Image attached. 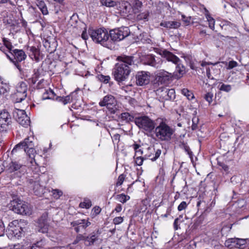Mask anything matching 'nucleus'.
<instances>
[{"mask_svg": "<svg viewBox=\"0 0 249 249\" xmlns=\"http://www.w3.org/2000/svg\"><path fill=\"white\" fill-rule=\"evenodd\" d=\"M117 63L113 70L114 79L118 82L125 81L131 72L130 66L134 64V57L122 55L117 57Z\"/></svg>", "mask_w": 249, "mask_h": 249, "instance_id": "nucleus-1", "label": "nucleus"}, {"mask_svg": "<svg viewBox=\"0 0 249 249\" xmlns=\"http://www.w3.org/2000/svg\"><path fill=\"white\" fill-rule=\"evenodd\" d=\"M153 130L156 138L158 140L164 142L170 141L174 133L173 128L163 121L156 124Z\"/></svg>", "mask_w": 249, "mask_h": 249, "instance_id": "nucleus-2", "label": "nucleus"}, {"mask_svg": "<svg viewBox=\"0 0 249 249\" xmlns=\"http://www.w3.org/2000/svg\"><path fill=\"white\" fill-rule=\"evenodd\" d=\"M155 52L169 62L177 65L176 71L179 74L178 77H181L185 72V68L180 64V59L172 53L163 48H156Z\"/></svg>", "mask_w": 249, "mask_h": 249, "instance_id": "nucleus-3", "label": "nucleus"}, {"mask_svg": "<svg viewBox=\"0 0 249 249\" xmlns=\"http://www.w3.org/2000/svg\"><path fill=\"white\" fill-rule=\"evenodd\" d=\"M45 175H39L36 174L27 179V182L31 188H32L34 194L38 196H44L48 192L49 189H47L44 185L40 184L42 179Z\"/></svg>", "mask_w": 249, "mask_h": 249, "instance_id": "nucleus-4", "label": "nucleus"}, {"mask_svg": "<svg viewBox=\"0 0 249 249\" xmlns=\"http://www.w3.org/2000/svg\"><path fill=\"white\" fill-rule=\"evenodd\" d=\"M88 33L93 41L109 48V35L106 29L99 28L96 30L89 29Z\"/></svg>", "mask_w": 249, "mask_h": 249, "instance_id": "nucleus-5", "label": "nucleus"}, {"mask_svg": "<svg viewBox=\"0 0 249 249\" xmlns=\"http://www.w3.org/2000/svg\"><path fill=\"white\" fill-rule=\"evenodd\" d=\"M130 33L129 29L127 27L114 29L109 31V48L111 47L112 43L120 41L128 36Z\"/></svg>", "mask_w": 249, "mask_h": 249, "instance_id": "nucleus-6", "label": "nucleus"}, {"mask_svg": "<svg viewBox=\"0 0 249 249\" xmlns=\"http://www.w3.org/2000/svg\"><path fill=\"white\" fill-rule=\"evenodd\" d=\"M9 208L15 213L22 215H30L31 209L27 203L20 199H13L9 204Z\"/></svg>", "mask_w": 249, "mask_h": 249, "instance_id": "nucleus-7", "label": "nucleus"}, {"mask_svg": "<svg viewBox=\"0 0 249 249\" xmlns=\"http://www.w3.org/2000/svg\"><path fill=\"white\" fill-rule=\"evenodd\" d=\"M6 169L14 178H21L26 172V166L16 161H11L7 165Z\"/></svg>", "mask_w": 249, "mask_h": 249, "instance_id": "nucleus-8", "label": "nucleus"}, {"mask_svg": "<svg viewBox=\"0 0 249 249\" xmlns=\"http://www.w3.org/2000/svg\"><path fill=\"white\" fill-rule=\"evenodd\" d=\"M34 146V145L32 141L30 140L29 138H27L25 139L23 142L17 144L13 149L11 153L12 154H14L18 150L23 149V151L26 153L30 158H32V155L34 156V154L35 152Z\"/></svg>", "mask_w": 249, "mask_h": 249, "instance_id": "nucleus-9", "label": "nucleus"}, {"mask_svg": "<svg viewBox=\"0 0 249 249\" xmlns=\"http://www.w3.org/2000/svg\"><path fill=\"white\" fill-rule=\"evenodd\" d=\"M135 123L140 128L148 132H151L155 127V123L146 116H141L135 118Z\"/></svg>", "mask_w": 249, "mask_h": 249, "instance_id": "nucleus-10", "label": "nucleus"}, {"mask_svg": "<svg viewBox=\"0 0 249 249\" xmlns=\"http://www.w3.org/2000/svg\"><path fill=\"white\" fill-rule=\"evenodd\" d=\"M23 222L15 220L10 222L8 225V230L9 234H12L16 238L19 239L24 235Z\"/></svg>", "mask_w": 249, "mask_h": 249, "instance_id": "nucleus-11", "label": "nucleus"}, {"mask_svg": "<svg viewBox=\"0 0 249 249\" xmlns=\"http://www.w3.org/2000/svg\"><path fill=\"white\" fill-rule=\"evenodd\" d=\"M101 107H106L112 114H116L118 110V106L115 97L111 95L105 96L99 102Z\"/></svg>", "mask_w": 249, "mask_h": 249, "instance_id": "nucleus-12", "label": "nucleus"}, {"mask_svg": "<svg viewBox=\"0 0 249 249\" xmlns=\"http://www.w3.org/2000/svg\"><path fill=\"white\" fill-rule=\"evenodd\" d=\"M12 123L10 113L6 109L0 112V131L6 132L10 130Z\"/></svg>", "mask_w": 249, "mask_h": 249, "instance_id": "nucleus-13", "label": "nucleus"}, {"mask_svg": "<svg viewBox=\"0 0 249 249\" xmlns=\"http://www.w3.org/2000/svg\"><path fill=\"white\" fill-rule=\"evenodd\" d=\"M6 56L18 69H20L18 63L26 58L25 52L18 49H13L9 53H6Z\"/></svg>", "mask_w": 249, "mask_h": 249, "instance_id": "nucleus-14", "label": "nucleus"}, {"mask_svg": "<svg viewBox=\"0 0 249 249\" xmlns=\"http://www.w3.org/2000/svg\"><path fill=\"white\" fill-rule=\"evenodd\" d=\"M13 116L16 121L24 127H27L30 125V118L24 110L15 108L13 110Z\"/></svg>", "mask_w": 249, "mask_h": 249, "instance_id": "nucleus-15", "label": "nucleus"}, {"mask_svg": "<svg viewBox=\"0 0 249 249\" xmlns=\"http://www.w3.org/2000/svg\"><path fill=\"white\" fill-rule=\"evenodd\" d=\"M248 240V239L231 238L226 240L225 245L230 249L236 248L240 249H244L246 248Z\"/></svg>", "mask_w": 249, "mask_h": 249, "instance_id": "nucleus-16", "label": "nucleus"}, {"mask_svg": "<svg viewBox=\"0 0 249 249\" xmlns=\"http://www.w3.org/2000/svg\"><path fill=\"white\" fill-rule=\"evenodd\" d=\"M27 85L24 82H20L17 84L16 87L17 92L15 94L17 102H21L25 99L27 96Z\"/></svg>", "mask_w": 249, "mask_h": 249, "instance_id": "nucleus-17", "label": "nucleus"}, {"mask_svg": "<svg viewBox=\"0 0 249 249\" xmlns=\"http://www.w3.org/2000/svg\"><path fill=\"white\" fill-rule=\"evenodd\" d=\"M173 77V74L164 70L158 71L155 75V80L159 84H167Z\"/></svg>", "mask_w": 249, "mask_h": 249, "instance_id": "nucleus-18", "label": "nucleus"}, {"mask_svg": "<svg viewBox=\"0 0 249 249\" xmlns=\"http://www.w3.org/2000/svg\"><path fill=\"white\" fill-rule=\"evenodd\" d=\"M91 223L88 219H78L71 223V225L74 228L77 233L85 231L86 228L90 225Z\"/></svg>", "mask_w": 249, "mask_h": 249, "instance_id": "nucleus-19", "label": "nucleus"}, {"mask_svg": "<svg viewBox=\"0 0 249 249\" xmlns=\"http://www.w3.org/2000/svg\"><path fill=\"white\" fill-rule=\"evenodd\" d=\"M162 63V60L161 58L156 57L153 54H149L146 55L144 59V63L151 66L159 68Z\"/></svg>", "mask_w": 249, "mask_h": 249, "instance_id": "nucleus-20", "label": "nucleus"}, {"mask_svg": "<svg viewBox=\"0 0 249 249\" xmlns=\"http://www.w3.org/2000/svg\"><path fill=\"white\" fill-rule=\"evenodd\" d=\"M149 74V72L144 71L138 72L136 75L137 85L142 86L148 84L150 81Z\"/></svg>", "mask_w": 249, "mask_h": 249, "instance_id": "nucleus-21", "label": "nucleus"}, {"mask_svg": "<svg viewBox=\"0 0 249 249\" xmlns=\"http://www.w3.org/2000/svg\"><path fill=\"white\" fill-rule=\"evenodd\" d=\"M48 214L47 213H44L38 219L37 225L39 228L38 231L42 233H46L48 231Z\"/></svg>", "mask_w": 249, "mask_h": 249, "instance_id": "nucleus-22", "label": "nucleus"}, {"mask_svg": "<svg viewBox=\"0 0 249 249\" xmlns=\"http://www.w3.org/2000/svg\"><path fill=\"white\" fill-rule=\"evenodd\" d=\"M28 51L30 57L32 59H34L36 61L39 60L40 51L38 49L34 46L28 47Z\"/></svg>", "mask_w": 249, "mask_h": 249, "instance_id": "nucleus-23", "label": "nucleus"}, {"mask_svg": "<svg viewBox=\"0 0 249 249\" xmlns=\"http://www.w3.org/2000/svg\"><path fill=\"white\" fill-rule=\"evenodd\" d=\"M160 26L168 29H177L180 27V23L178 21H163Z\"/></svg>", "mask_w": 249, "mask_h": 249, "instance_id": "nucleus-24", "label": "nucleus"}, {"mask_svg": "<svg viewBox=\"0 0 249 249\" xmlns=\"http://www.w3.org/2000/svg\"><path fill=\"white\" fill-rule=\"evenodd\" d=\"M121 118L123 121L126 123L135 122V118L136 117L131 115L128 112H124L121 114Z\"/></svg>", "mask_w": 249, "mask_h": 249, "instance_id": "nucleus-25", "label": "nucleus"}, {"mask_svg": "<svg viewBox=\"0 0 249 249\" xmlns=\"http://www.w3.org/2000/svg\"><path fill=\"white\" fill-rule=\"evenodd\" d=\"M56 97L53 91L50 89L46 90L45 92L43 94V99L56 100Z\"/></svg>", "mask_w": 249, "mask_h": 249, "instance_id": "nucleus-26", "label": "nucleus"}, {"mask_svg": "<svg viewBox=\"0 0 249 249\" xmlns=\"http://www.w3.org/2000/svg\"><path fill=\"white\" fill-rule=\"evenodd\" d=\"M120 7L121 9V11L125 14H127L130 12L132 5L128 2L124 1L122 2Z\"/></svg>", "mask_w": 249, "mask_h": 249, "instance_id": "nucleus-27", "label": "nucleus"}, {"mask_svg": "<svg viewBox=\"0 0 249 249\" xmlns=\"http://www.w3.org/2000/svg\"><path fill=\"white\" fill-rule=\"evenodd\" d=\"M2 41L4 45L3 47H5L6 52L9 53L13 50V46L11 42L8 39L5 37L2 38Z\"/></svg>", "mask_w": 249, "mask_h": 249, "instance_id": "nucleus-28", "label": "nucleus"}, {"mask_svg": "<svg viewBox=\"0 0 249 249\" xmlns=\"http://www.w3.org/2000/svg\"><path fill=\"white\" fill-rule=\"evenodd\" d=\"M157 94H158L160 97L162 99L165 100H168L169 98L167 97V89L165 88H162L161 89H159L157 90Z\"/></svg>", "mask_w": 249, "mask_h": 249, "instance_id": "nucleus-29", "label": "nucleus"}, {"mask_svg": "<svg viewBox=\"0 0 249 249\" xmlns=\"http://www.w3.org/2000/svg\"><path fill=\"white\" fill-rule=\"evenodd\" d=\"M98 235L93 232L89 236H86V241L89 242V245L93 244L98 239Z\"/></svg>", "mask_w": 249, "mask_h": 249, "instance_id": "nucleus-30", "label": "nucleus"}, {"mask_svg": "<svg viewBox=\"0 0 249 249\" xmlns=\"http://www.w3.org/2000/svg\"><path fill=\"white\" fill-rule=\"evenodd\" d=\"M56 100L63 103L64 105H66L68 103L72 102V99L70 95H69L65 97H56Z\"/></svg>", "mask_w": 249, "mask_h": 249, "instance_id": "nucleus-31", "label": "nucleus"}, {"mask_svg": "<svg viewBox=\"0 0 249 249\" xmlns=\"http://www.w3.org/2000/svg\"><path fill=\"white\" fill-rule=\"evenodd\" d=\"M48 192H52V196L55 199H56L59 198V197L63 195V192L62 191L59 189H53L52 188L51 189H49Z\"/></svg>", "mask_w": 249, "mask_h": 249, "instance_id": "nucleus-32", "label": "nucleus"}, {"mask_svg": "<svg viewBox=\"0 0 249 249\" xmlns=\"http://www.w3.org/2000/svg\"><path fill=\"white\" fill-rule=\"evenodd\" d=\"M9 90L8 85L3 81L0 84V97L6 93Z\"/></svg>", "mask_w": 249, "mask_h": 249, "instance_id": "nucleus-33", "label": "nucleus"}, {"mask_svg": "<svg viewBox=\"0 0 249 249\" xmlns=\"http://www.w3.org/2000/svg\"><path fill=\"white\" fill-rule=\"evenodd\" d=\"M39 77V72L38 70H34V73L31 78L29 79V82L35 84Z\"/></svg>", "mask_w": 249, "mask_h": 249, "instance_id": "nucleus-34", "label": "nucleus"}, {"mask_svg": "<svg viewBox=\"0 0 249 249\" xmlns=\"http://www.w3.org/2000/svg\"><path fill=\"white\" fill-rule=\"evenodd\" d=\"M181 93L185 96L189 100L193 99L194 98L193 93L191 91L187 89H183L181 90Z\"/></svg>", "mask_w": 249, "mask_h": 249, "instance_id": "nucleus-35", "label": "nucleus"}, {"mask_svg": "<svg viewBox=\"0 0 249 249\" xmlns=\"http://www.w3.org/2000/svg\"><path fill=\"white\" fill-rule=\"evenodd\" d=\"M91 202L88 198H85L84 201L81 202L79 204V206L82 208L89 209L91 206Z\"/></svg>", "mask_w": 249, "mask_h": 249, "instance_id": "nucleus-36", "label": "nucleus"}, {"mask_svg": "<svg viewBox=\"0 0 249 249\" xmlns=\"http://www.w3.org/2000/svg\"><path fill=\"white\" fill-rule=\"evenodd\" d=\"M116 199L120 202L124 203L126 202L127 200L130 199V197L127 195L122 194L120 195H118L116 196Z\"/></svg>", "mask_w": 249, "mask_h": 249, "instance_id": "nucleus-37", "label": "nucleus"}, {"mask_svg": "<svg viewBox=\"0 0 249 249\" xmlns=\"http://www.w3.org/2000/svg\"><path fill=\"white\" fill-rule=\"evenodd\" d=\"M100 1L102 5L107 7H114L116 5V2L112 0H100Z\"/></svg>", "mask_w": 249, "mask_h": 249, "instance_id": "nucleus-38", "label": "nucleus"}, {"mask_svg": "<svg viewBox=\"0 0 249 249\" xmlns=\"http://www.w3.org/2000/svg\"><path fill=\"white\" fill-rule=\"evenodd\" d=\"M132 146L135 151V156H141L142 155L143 151L141 149H140V145L135 143Z\"/></svg>", "mask_w": 249, "mask_h": 249, "instance_id": "nucleus-39", "label": "nucleus"}, {"mask_svg": "<svg viewBox=\"0 0 249 249\" xmlns=\"http://www.w3.org/2000/svg\"><path fill=\"white\" fill-rule=\"evenodd\" d=\"M132 8L134 10L139 11L142 6V3L139 0H133Z\"/></svg>", "mask_w": 249, "mask_h": 249, "instance_id": "nucleus-40", "label": "nucleus"}, {"mask_svg": "<svg viewBox=\"0 0 249 249\" xmlns=\"http://www.w3.org/2000/svg\"><path fill=\"white\" fill-rule=\"evenodd\" d=\"M38 6L43 15H45L48 14L47 6H46L44 2H40L39 3V4L38 5Z\"/></svg>", "mask_w": 249, "mask_h": 249, "instance_id": "nucleus-41", "label": "nucleus"}, {"mask_svg": "<svg viewBox=\"0 0 249 249\" xmlns=\"http://www.w3.org/2000/svg\"><path fill=\"white\" fill-rule=\"evenodd\" d=\"M98 79L102 82L105 84L108 83L110 79L108 75H104L102 74H99L97 76Z\"/></svg>", "mask_w": 249, "mask_h": 249, "instance_id": "nucleus-42", "label": "nucleus"}, {"mask_svg": "<svg viewBox=\"0 0 249 249\" xmlns=\"http://www.w3.org/2000/svg\"><path fill=\"white\" fill-rule=\"evenodd\" d=\"M231 89V86L230 85H227L222 83L219 87V90L227 92L230 91Z\"/></svg>", "mask_w": 249, "mask_h": 249, "instance_id": "nucleus-43", "label": "nucleus"}, {"mask_svg": "<svg viewBox=\"0 0 249 249\" xmlns=\"http://www.w3.org/2000/svg\"><path fill=\"white\" fill-rule=\"evenodd\" d=\"M167 97H168V100H173L175 98V91L174 89H167Z\"/></svg>", "mask_w": 249, "mask_h": 249, "instance_id": "nucleus-44", "label": "nucleus"}, {"mask_svg": "<svg viewBox=\"0 0 249 249\" xmlns=\"http://www.w3.org/2000/svg\"><path fill=\"white\" fill-rule=\"evenodd\" d=\"M149 15V13L148 12H147V11L144 12L140 14L138 16V18L139 19H141V20L143 19L145 20H148Z\"/></svg>", "mask_w": 249, "mask_h": 249, "instance_id": "nucleus-45", "label": "nucleus"}, {"mask_svg": "<svg viewBox=\"0 0 249 249\" xmlns=\"http://www.w3.org/2000/svg\"><path fill=\"white\" fill-rule=\"evenodd\" d=\"M161 154V150L160 149H157L155 150V153L154 155L152 157V156H150L151 158L150 160L154 161L156 160L160 156V155Z\"/></svg>", "mask_w": 249, "mask_h": 249, "instance_id": "nucleus-46", "label": "nucleus"}, {"mask_svg": "<svg viewBox=\"0 0 249 249\" xmlns=\"http://www.w3.org/2000/svg\"><path fill=\"white\" fill-rule=\"evenodd\" d=\"M24 245L22 244H15L9 245L8 249H23Z\"/></svg>", "mask_w": 249, "mask_h": 249, "instance_id": "nucleus-47", "label": "nucleus"}, {"mask_svg": "<svg viewBox=\"0 0 249 249\" xmlns=\"http://www.w3.org/2000/svg\"><path fill=\"white\" fill-rule=\"evenodd\" d=\"M198 118L195 117L192 119L193 124L191 126L193 130H196L197 128V123L198 122Z\"/></svg>", "mask_w": 249, "mask_h": 249, "instance_id": "nucleus-48", "label": "nucleus"}, {"mask_svg": "<svg viewBox=\"0 0 249 249\" xmlns=\"http://www.w3.org/2000/svg\"><path fill=\"white\" fill-rule=\"evenodd\" d=\"M207 20L209 22V26L210 28L212 29L213 30L214 29V23H215L214 19L213 18H212L211 17H209L207 18Z\"/></svg>", "mask_w": 249, "mask_h": 249, "instance_id": "nucleus-49", "label": "nucleus"}, {"mask_svg": "<svg viewBox=\"0 0 249 249\" xmlns=\"http://www.w3.org/2000/svg\"><path fill=\"white\" fill-rule=\"evenodd\" d=\"M124 221V217L121 216L115 217L113 220V223L115 225H118L122 223Z\"/></svg>", "mask_w": 249, "mask_h": 249, "instance_id": "nucleus-50", "label": "nucleus"}, {"mask_svg": "<svg viewBox=\"0 0 249 249\" xmlns=\"http://www.w3.org/2000/svg\"><path fill=\"white\" fill-rule=\"evenodd\" d=\"M218 165L221 167V169L223 170L226 173H228L229 171V166L223 162H218Z\"/></svg>", "mask_w": 249, "mask_h": 249, "instance_id": "nucleus-51", "label": "nucleus"}, {"mask_svg": "<svg viewBox=\"0 0 249 249\" xmlns=\"http://www.w3.org/2000/svg\"><path fill=\"white\" fill-rule=\"evenodd\" d=\"M124 178L125 176L124 174L120 175L118 177V180L116 183V186H118L121 185L124 180Z\"/></svg>", "mask_w": 249, "mask_h": 249, "instance_id": "nucleus-52", "label": "nucleus"}, {"mask_svg": "<svg viewBox=\"0 0 249 249\" xmlns=\"http://www.w3.org/2000/svg\"><path fill=\"white\" fill-rule=\"evenodd\" d=\"M188 204L185 201L181 202L180 204L178 206V210L179 211H181L183 210H185L187 207Z\"/></svg>", "mask_w": 249, "mask_h": 249, "instance_id": "nucleus-53", "label": "nucleus"}, {"mask_svg": "<svg viewBox=\"0 0 249 249\" xmlns=\"http://www.w3.org/2000/svg\"><path fill=\"white\" fill-rule=\"evenodd\" d=\"M213 94L212 93L208 92L205 95V100L209 102V103H211L213 101Z\"/></svg>", "mask_w": 249, "mask_h": 249, "instance_id": "nucleus-54", "label": "nucleus"}, {"mask_svg": "<svg viewBox=\"0 0 249 249\" xmlns=\"http://www.w3.org/2000/svg\"><path fill=\"white\" fill-rule=\"evenodd\" d=\"M238 66L237 62L232 60L229 62L227 69L230 70Z\"/></svg>", "mask_w": 249, "mask_h": 249, "instance_id": "nucleus-55", "label": "nucleus"}, {"mask_svg": "<svg viewBox=\"0 0 249 249\" xmlns=\"http://www.w3.org/2000/svg\"><path fill=\"white\" fill-rule=\"evenodd\" d=\"M143 158L141 156H138L136 158L135 162L137 165L141 166L142 164Z\"/></svg>", "mask_w": 249, "mask_h": 249, "instance_id": "nucleus-56", "label": "nucleus"}, {"mask_svg": "<svg viewBox=\"0 0 249 249\" xmlns=\"http://www.w3.org/2000/svg\"><path fill=\"white\" fill-rule=\"evenodd\" d=\"M180 146L183 147L185 151L188 153V154L190 155V154L192 153L190 151L189 147L187 145L186 143H185L184 142H182L181 143V144L180 145Z\"/></svg>", "mask_w": 249, "mask_h": 249, "instance_id": "nucleus-57", "label": "nucleus"}, {"mask_svg": "<svg viewBox=\"0 0 249 249\" xmlns=\"http://www.w3.org/2000/svg\"><path fill=\"white\" fill-rule=\"evenodd\" d=\"M218 62H216V63H213L212 62H205V61H201V62H199V63H200V65L202 66V67H205L207 65H216Z\"/></svg>", "mask_w": 249, "mask_h": 249, "instance_id": "nucleus-58", "label": "nucleus"}, {"mask_svg": "<svg viewBox=\"0 0 249 249\" xmlns=\"http://www.w3.org/2000/svg\"><path fill=\"white\" fill-rule=\"evenodd\" d=\"M101 209L98 206H95L92 209V211L95 213V215L98 214L101 212Z\"/></svg>", "mask_w": 249, "mask_h": 249, "instance_id": "nucleus-59", "label": "nucleus"}, {"mask_svg": "<svg viewBox=\"0 0 249 249\" xmlns=\"http://www.w3.org/2000/svg\"><path fill=\"white\" fill-rule=\"evenodd\" d=\"M76 240H77V241H79L81 240H84L86 241V236H85L81 234H79L76 236Z\"/></svg>", "mask_w": 249, "mask_h": 249, "instance_id": "nucleus-60", "label": "nucleus"}, {"mask_svg": "<svg viewBox=\"0 0 249 249\" xmlns=\"http://www.w3.org/2000/svg\"><path fill=\"white\" fill-rule=\"evenodd\" d=\"M122 210V205L120 204H118L117 206H116L114 210L112 212V213L113 214L114 213V212L115 211L117 213L120 212Z\"/></svg>", "mask_w": 249, "mask_h": 249, "instance_id": "nucleus-61", "label": "nucleus"}, {"mask_svg": "<svg viewBox=\"0 0 249 249\" xmlns=\"http://www.w3.org/2000/svg\"><path fill=\"white\" fill-rule=\"evenodd\" d=\"M4 226L1 221H0V236L2 235L4 232Z\"/></svg>", "mask_w": 249, "mask_h": 249, "instance_id": "nucleus-62", "label": "nucleus"}, {"mask_svg": "<svg viewBox=\"0 0 249 249\" xmlns=\"http://www.w3.org/2000/svg\"><path fill=\"white\" fill-rule=\"evenodd\" d=\"M245 204V202L244 200H239L237 202V205L239 208H242Z\"/></svg>", "mask_w": 249, "mask_h": 249, "instance_id": "nucleus-63", "label": "nucleus"}, {"mask_svg": "<svg viewBox=\"0 0 249 249\" xmlns=\"http://www.w3.org/2000/svg\"><path fill=\"white\" fill-rule=\"evenodd\" d=\"M82 38L84 40H87L88 38V35L87 33L86 30L83 31V33L81 35Z\"/></svg>", "mask_w": 249, "mask_h": 249, "instance_id": "nucleus-64", "label": "nucleus"}]
</instances>
